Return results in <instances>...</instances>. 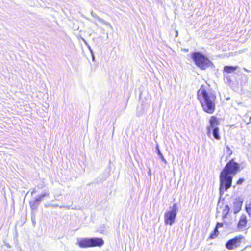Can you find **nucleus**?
Returning a JSON list of instances; mask_svg holds the SVG:
<instances>
[{
	"label": "nucleus",
	"instance_id": "obj_3",
	"mask_svg": "<svg viewBox=\"0 0 251 251\" xmlns=\"http://www.w3.org/2000/svg\"><path fill=\"white\" fill-rule=\"evenodd\" d=\"M192 57L195 64L202 70H205L210 67H214L213 63L199 52L194 53Z\"/></svg>",
	"mask_w": 251,
	"mask_h": 251
},
{
	"label": "nucleus",
	"instance_id": "obj_9",
	"mask_svg": "<svg viewBox=\"0 0 251 251\" xmlns=\"http://www.w3.org/2000/svg\"><path fill=\"white\" fill-rule=\"evenodd\" d=\"M246 216L245 214H242L240 218L238 224V228L239 229H242L246 226L247 219Z\"/></svg>",
	"mask_w": 251,
	"mask_h": 251
},
{
	"label": "nucleus",
	"instance_id": "obj_26",
	"mask_svg": "<svg viewBox=\"0 0 251 251\" xmlns=\"http://www.w3.org/2000/svg\"><path fill=\"white\" fill-rule=\"evenodd\" d=\"M244 70L246 72H251L249 70H248V69H246V68H244Z\"/></svg>",
	"mask_w": 251,
	"mask_h": 251
},
{
	"label": "nucleus",
	"instance_id": "obj_23",
	"mask_svg": "<svg viewBox=\"0 0 251 251\" xmlns=\"http://www.w3.org/2000/svg\"><path fill=\"white\" fill-rule=\"evenodd\" d=\"M50 205H51L50 204H46L45 205V207H51Z\"/></svg>",
	"mask_w": 251,
	"mask_h": 251
},
{
	"label": "nucleus",
	"instance_id": "obj_12",
	"mask_svg": "<svg viewBox=\"0 0 251 251\" xmlns=\"http://www.w3.org/2000/svg\"><path fill=\"white\" fill-rule=\"evenodd\" d=\"M91 14L92 15V16L93 17H94V18L97 19L99 21H100V22L102 23V24H105V25H107V26H109L111 27V25H110V24L107 22H106L105 20H104L103 19L100 18V17H99L96 13H95L93 11H91Z\"/></svg>",
	"mask_w": 251,
	"mask_h": 251
},
{
	"label": "nucleus",
	"instance_id": "obj_18",
	"mask_svg": "<svg viewBox=\"0 0 251 251\" xmlns=\"http://www.w3.org/2000/svg\"><path fill=\"white\" fill-rule=\"evenodd\" d=\"M223 226V223H218L217 224V225H216V228L215 229V231H218L217 229L218 228L222 227Z\"/></svg>",
	"mask_w": 251,
	"mask_h": 251
},
{
	"label": "nucleus",
	"instance_id": "obj_15",
	"mask_svg": "<svg viewBox=\"0 0 251 251\" xmlns=\"http://www.w3.org/2000/svg\"><path fill=\"white\" fill-rule=\"evenodd\" d=\"M156 150L157 151V154L158 155L160 156L161 160L166 164H167L168 163L167 161H166V160L165 159V158L164 157L162 153L161 152L160 150H159V147L157 145V147H156Z\"/></svg>",
	"mask_w": 251,
	"mask_h": 251
},
{
	"label": "nucleus",
	"instance_id": "obj_28",
	"mask_svg": "<svg viewBox=\"0 0 251 251\" xmlns=\"http://www.w3.org/2000/svg\"><path fill=\"white\" fill-rule=\"evenodd\" d=\"M226 149H227V150H228V151H230V148H229V147L228 146H227Z\"/></svg>",
	"mask_w": 251,
	"mask_h": 251
},
{
	"label": "nucleus",
	"instance_id": "obj_20",
	"mask_svg": "<svg viewBox=\"0 0 251 251\" xmlns=\"http://www.w3.org/2000/svg\"><path fill=\"white\" fill-rule=\"evenodd\" d=\"M83 41L84 42V43H85V44H86V45H87L88 48H89V50H90V52H91V55H92V54H93V50H92L91 49V48H90V47L89 46V45L87 44V43L86 42V41H85L84 39H83Z\"/></svg>",
	"mask_w": 251,
	"mask_h": 251
},
{
	"label": "nucleus",
	"instance_id": "obj_1",
	"mask_svg": "<svg viewBox=\"0 0 251 251\" xmlns=\"http://www.w3.org/2000/svg\"><path fill=\"white\" fill-rule=\"evenodd\" d=\"M239 168V165L232 159L226 164L221 172L219 177L221 195L231 187L233 176L238 172Z\"/></svg>",
	"mask_w": 251,
	"mask_h": 251
},
{
	"label": "nucleus",
	"instance_id": "obj_27",
	"mask_svg": "<svg viewBox=\"0 0 251 251\" xmlns=\"http://www.w3.org/2000/svg\"><path fill=\"white\" fill-rule=\"evenodd\" d=\"M92 60H93V61H94V60H95V57H94V54H92Z\"/></svg>",
	"mask_w": 251,
	"mask_h": 251
},
{
	"label": "nucleus",
	"instance_id": "obj_13",
	"mask_svg": "<svg viewBox=\"0 0 251 251\" xmlns=\"http://www.w3.org/2000/svg\"><path fill=\"white\" fill-rule=\"evenodd\" d=\"M237 68V66H226L224 68V71L227 73H231L236 71Z\"/></svg>",
	"mask_w": 251,
	"mask_h": 251
},
{
	"label": "nucleus",
	"instance_id": "obj_4",
	"mask_svg": "<svg viewBox=\"0 0 251 251\" xmlns=\"http://www.w3.org/2000/svg\"><path fill=\"white\" fill-rule=\"evenodd\" d=\"M170 210L166 211L164 214V220L166 224L172 225L175 221L178 211L177 204L175 203L170 207Z\"/></svg>",
	"mask_w": 251,
	"mask_h": 251
},
{
	"label": "nucleus",
	"instance_id": "obj_25",
	"mask_svg": "<svg viewBox=\"0 0 251 251\" xmlns=\"http://www.w3.org/2000/svg\"><path fill=\"white\" fill-rule=\"evenodd\" d=\"M59 207L60 208H69L68 206H60Z\"/></svg>",
	"mask_w": 251,
	"mask_h": 251
},
{
	"label": "nucleus",
	"instance_id": "obj_10",
	"mask_svg": "<svg viewBox=\"0 0 251 251\" xmlns=\"http://www.w3.org/2000/svg\"><path fill=\"white\" fill-rule=\"evenodd\" d=\"M41 201V198L37 196L35 200L29 202L31 208L33 210L36 209Z\"/></svg>",
	"mask_w": 251,
	"mask_h": 251
},
{
	"label": "nucleus",
	"instance_id": "obj_21",
	"mask_svg": "<svg viewBox=\"0 0 251 251\" xmlns=\"http://www.w3.org/2000/svg\"><path fill=\"white\" fill-rule=\"evenodd\" d=\"M244 181V179L243 178H240L237 182V185H241Z\"/></svg>",
	"mask_w": 251,
	"mask_h": 251
},
{
	"label": "nucleus",
	"instance_id": "obj_7",
	"mask_svg": "<svg viewBox=\"0 0 251 251\" xmlns=\"http://www.w3.org/2000/svg\"><path fill=\"white\" fill-rule=\"evenodd\" d=\"M104 244V241L100 238H90V247H101Z\"/></svg>",
	"mask_w": 251,
	"mask_h": 251
},
{
	"label": "nucleus",
	"instance_id": "obj_2",
	"mask_svg": "<svg viewBox=\"0 0 251 251\" xmlns=\"http://www.w3.org/2000/svg\"><path fill=\"white\" fill-rule=\"evenodd\" d=\"M197 98L202 109L206 113L212 114L215 108L216 95L205 85H201L197 92Z\"/></svg>",
	"mask_w": 251,
	"mask_h": 251
},
{
	"label": "nucleus",
	"instance_id": "obj_14",
	"mask_svg": "<svg viewBox=\"0 0 251 251\" xmlns=\"http://www.w3.org/2000/svg\"><path fill=\"white\" fill-rule=\"evenodd\" d=\"M229 207L228 205H226L224 206V208L222 211V218L223 219H225L227 217V215H228L229 212Z\"/></svg>",
	"mask_w": 251,
	"mask_h": 251
},
{
	"label": "nucleus",
	"instance_id": "obj_8",
	"mask_svg": "<svg viewBox=\"0 0 251 251\" xmlns=\"http://www.w3.org/2000/svg\"><path fill=\"white\" fill-rule=\"evenodd\" d=\"M78 244L81 248L90 247V238H82L78 240Z\"/></svg>",
	"mask_w": 251,
	"mask_h": 251
},
{
	"label": "nucleus",
	"instance_id": "obj_5",
	"mask_svg": "<svg viewBox=\"0 0 251 251\" xmlns=\"http://www.w3.org/2000/svg\"><path fill=\"white\" fill-rule=\"evenodd\" d=\"M217 125L218 121L217 118L214 116L211 117L210 120V126L208 127V133L209 134L212 129L214 137L217 140H219L220 136L219 134V128L216 126Z\"/></svg>",
	"mask_w": 251,
	"mask_h": 251
},
{
	"label": "nucleus",
	"instance_id": "obj_17",
	"mask_svg": "<svg viewBox=\"0 0 251 251\" xmlns=\"http://www.w3.org/2000/svg\"><path fill=\"white\" fill-rule=\"evenodd\" d=\"M49 193L45 192L43 193L41 195H39L38 197L41 198V200L42 201L43 197L47 196H49Z\"/></svg>",
	"mask_w": 251,
	"mask_h": 251
},
{
	"label": "nucleus",
	"instance_id": "obj_6",
	"mask_svg": "<svg viewBox=\"0 0 251 251\" xmlns=\"http://www.w3.org/2000/svg\"><path fill=\"white\" fill-rule=\"evenodd\" d=\"M243 237L240 236L235 237L228 240L226 244V247L228 250H233L240 246L241 240Z\"/></svg>",
	"mask_w": 251,
	"mask_h": 251
},
{
	"label": "nucleus",
	"instance_id": "obj_19",
	"mask_svg": "<svg viewBox=\"0 0 251 251\" xmlns=\"http://www.w3.org/2000/svg\"><path fill=\"white\" fill-rule=\"evenodd\" d=\"M218 231H215V230H214V232L212 234H211L209 238L210 239H214L217 236V232H218Z\"/></svg>",
	"mask_w": 251,
	"mask_h": 251
},
{
	"label": "nucleus",
	"instance_id": "obj_24",
	"mask_svg": "<svg viewBox=\"0 0 251 251\" xmlns=\"http://www.w3.org/2000/svg\"><path fill=\"white\" fill-rule=\"evenodd\" d=\"M178 31L177 30H176V37H177L178 36Z\"/></svg>",
	"mask_w": 251,
	"mask_h": 251
},
{
	"label": "nucleus",
	"instance_id": "obj_11",
	"mask_svg": "<svg viewBox=\"0 0 251 251\" xmlns=\"http://www.w3.org/2000/svg\"><path fill=\"white\" fill-rule=\"evenodd\" d=\"M242 202L239 201H236L233 203V211L235 214L239 212L241 209Z\"/></svg>",
	"mask_w": 251,
	"mask_h": 251
},
{
	"label": "nucleus",
	"instance_id": "obj_16",
	"mask_svg": "<svg viewBox=\"0 0 251 251\" xmlns=\"http://www.w3.org/2000/svg\"><path fill=\"white\" fill-rule=\"evenodd\" d=\"M246 210L248 214L251 216V201L246 202Z\"/></svg>",
	"mask_w": 251,
	"mask_h": 251
},
{
	"label": "nucleus",
	"instance_id": "obj_22",
	"mask_svg": "<svg viewBox=\"0 0 251 251\" xmlns=\"http://www.w3.org/2000/svg\"><path fill=\"white\" fill-rule=\"evenodd\" d=\"M50 206L52 207H57L58 206V205L57 204H51V205H50Z\"/></svg>",
	"mask_w": 251,
	"mask_h": 251
}]
</instances>
